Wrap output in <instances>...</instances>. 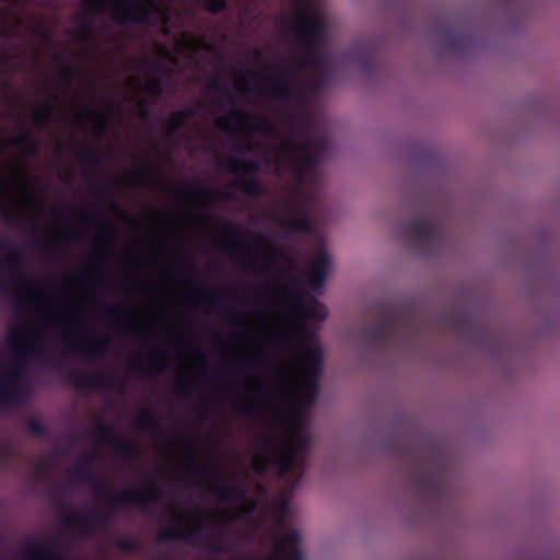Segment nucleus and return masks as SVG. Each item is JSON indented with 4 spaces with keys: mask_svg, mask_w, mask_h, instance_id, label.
<instances>
[{
    "mask_svg": "<svg viewBox=\"0 0 560 560\" xmlns=\"http://www.w3.org/2000/svg\"><path fill=\"white\" fill-rule=\"evenodd\" d=\"M100 269H85L81 276H67L66 285L73 302L62 299L44 285L21 281L16 298L35 315L18 316L8 326V358L0 363V406L14 404L24 388L25 365L46 357L59 341H70L83 331L85 317L80 304L91 305L94 290L102 283Z\"/></svg>",
    "mask_w": 560,
    "mask_h": 560,
    "instance_id": "nucleus-3",
    "label": "nucleus"
},
{
    "mask_svg": "<svg viewBox=\"0 0 560 560\" xmlns=\"http://www.w3.org/2000/svg\"><path fill=\"white\" fill-rule=\"evenodd\" d=\"M338 62L349 65L355 70H365L370 62V54L365 47H352L339 56Z\"/></svg>",
    "mask_w": 560,
    "mask_h": 560,
    "instance_id": "nucleus-13",
    "label": "nucleus"
},
{
    "mask_svg": "<svg viewBox=\"0 0 560 560\" xmlns=\"http://www.w3.org/2000/svg\"><path fill=\"white\" fill-rule=\"evenodd\" d=\"M80 349L92 355H104L112 346L109 337H101L94 339L82 338L79 341Z\"/></svg>",
    "mask_w": 560,
    "mask_h": 560,
    "instance_id": "nucleus-14",
    "label": "nucleus"
},
{
    "mask_svg": "<svg viewBox=\"0 0 560 560\" xmlns=\"http://www.w3.org/2000/svg\"><path fill=\"white\" fill-rule=\"evenodd\" d=\"M133 326H135L136 328H139V327H145L147 325H144V324H142V323H140V322H138L137 319H135V320H133Z\"/></svg>",
    "mask_w": 560,
    "mask_h": 560,
    "instance_id": "nucleus-25",
    "label": "nucleus"
},
{
    "mask_svg": "<svg viewBox=\"0 0 560 560\" xmlns=\"http://www.w3.org/2000/svg\"><path fill=\"white\" fill-rule=\"evenodd\" d=\"M196 124L195 113L184 110L173 114L164 125L165 136L168 141L174 140L178 136V142L190 148L194 145L195 138H203V131L194 127Z\"/></svg>",
    "mask_w": 560,
    "mask_h": 560,
    "instance_id": "nucleus-7",
    "label": "nucleus"
},
{
    "mask_svg": "<svg viewBox=\"0 0 560 560\" xmlns=\"http://www.w3.org/2000/svg\"><path fill=\"white\" fill-rule=\"evenodd\" d=\"M141 361V357L140 355H137L135 359H133V365H138Z\"/></svg>",
    "mask_w": 560,
    "mask_h": 560,
    "instance_id": "nucleus-26",
    "label": "nucleus"
},
{
    "mask_svg": "<svg viewBox=\"0 0 560 560\" xmlns=\"http://www.w3.org/2000/svg\"><path fill=\"white\" fill-rule=\"evenodd\" d=\"M262 343L258 340L254 341V347L252 348H241L237 350L236 358L237 359H248L253 361L254 366L257 365V363L262 358Z\"/></svg>",
    "mask_w": 560,
    "mask_h": 560,
    "instance_id": "nucleus-16",
    "label": "nucleus"
},
{
    "mask_svg": "<svg viewBox=\"0 0 560 560\" xmlns=\"http://www.w3.org/2000/svg\"><path fill=\"white\" fill-rule=\"evenodd\" d=\"M51 465L52 459L50 457L44 458L37 464L36 470L38 474H44Z\"/></svg>",
    "mask_w": 560,
    "mask_h": 560,
    "instance_id": "nucleus-22",
    "label": "nucleus"
},
{
    "mask_svg": "<svg viewBox=\"0 0 560 560\" xmlns=\"http://www.w3.org/2000/svg\"><path fill=\"white\" fill-rule=\"evenodd\" d=\"M285 26L298 45L291 55L267 60L256 50L249 65L232 67L226 82L212 84L211 115L232 141L220 168L235 180L224 189L191 190L187 199L202 217L212 202L236 198L235 190L261 195L262 187L249 177L260 167L289 172L299 183L271 219L288 232L312 233L315 166L328 150L311 130L310 109L331 69L319 49L328 28L325 9L294 8Z\"/></svg>",
    "mask_w": 560,
    "mask_h": 560,
    "instance_id": "nucleus-1",
    "label": "nucleus"
},
{
    "mask_svg": "<svg viewBox=\"0 0 560 560\" xmlns=\"http://www.w3.org/2000/svg\"><path fill=\"white\" fill-rule=\"evenodd\" d=\"M272 305L278 313L266 330L276 350L268 382L247 375L244 392L232 401L240 416L258 420L266 416L285 417L283 435L269 432L260 438L253 468L265 471L271 465L280 476L300 469L310 439L303 428L305 410L317 394L315 375L318 372L320 348L306 338V322H323L326 307L316 299L298 291L294 279L279 282L271 290Z\"/></svg>",
    "mask_w": 560,
    "mask_h": 560,
    "instance_id": "nucleus-2",
    "label": "nucleus"
},
{
    "mask_svg": "<svg viewBox=\"0 0 560 560\" xmlns=\"http://www.w3.org/2000/svg\"><path fill=\"white\" fill-rule=\"evenodd\" d=\"M133 427L154 439L160 438V420L152 409L145 408L141 410L133 420Z\"/></svg>",
    "mask_w": 560,
    "mask_h": 560,
    "instance_id": "nucleus-12",
    "label": "nucleus"
},
{
    "mask_svg": "<svg viewBox=\"0 0 560 560\" xmlns=\"http://www.w3.org/2000/svg\"><path fill=\"white\" fill-rule=\"evenodd\" d=\"M191 361L187 365V372L189 374H194L197 370L203 369L206 370L208 366L207 358L200 351H196L190 353Z\"/></svg>",
    "mask_w": 560,
    "mask_h": 560,
    "instance_id": "nucleus-17",
    "label": "nucleus"
},
{
    "mask_svg": "<svg viewBox=\"0 0 560 560\" xmlns=\"http://www.w3.org/2000/svg\"><path fill=\"white\" fill-rule=\"evenodd\" d=\"M159 58L147 62L141 72L129 75L126 81L127 94L135 100L140 92L158 96L162 91L163 78L174 71H180L186 66H197L199 56L209 45L202 38L195 37L188 32H177L172 35L171 47L159 45Z\"/></svg>",
    "mask_w": 560,
    "mask_h": 560,
    "instance_id": "nucleus-5",
    "label": "nucleus"
},
{
    "mask_svg": "<svg viewBox=\"0 0 560 560\" xmlns=\"http://www.w3.org/2000/svg\"><path fill=\"white\" fill-rule=\"evenodd\" d=\"M164 293H165L166 295H168V294H170V290H168V289H165Z\"/></svg>",
    "mask_w": 560,
    "mask_h": 560,
    "instance_id": "nucleus-30",
    "label": "nucleus"
},
{
    "mask_svg": "<svg viewBox=\"0 0 560 560\" xmlns=\"http://www.w3.org/2000/svg\"><path fill=\"white\" fill-rule=\"evenodd\" d=\"M22 16L20 0H0V35L21 37L31 30ZM38 143L28 132L0 139V212L4 219L28 232H36L45 212V201L32 189L20 155H33Z\"/></svg>",
    "mask_w": 560,
    "mask_h": 560,
    "instance_id": "nucleus-4",
    "label": "nucleus"
},
{
    "mask_svg": "<svg viewBox=\"0 0 560 560\" xmlns=\"http://www.w3.org/2000/svg\"><path fill=\"white\" fill-rule=\"evenodd\" d=\"M12 259V255H10L5 247L4 242L0 238V284H2L5 280L4 269L7 264H9Z\"/></svg>",
    "mask_w": 560,
    "mask_h": 560,
    "instance_id": "nucleus-19",
    "label": "nucleus"
},
{
    "mask_svg": "<svg viewBox=\"0 0 560 560\" xmlns=\"http://www.w3.org/2000/svg\"><path fill=\"white\" fill-rule=\"evenodd\" d=\"M74 238L73 232L67 228H57L51 231L49 236V242L51 243H60V242H70Z\"/></svg>",
    "mask_w": 560,
    "mask_h": 560,
    "instance_id": "nucleus-18",
    "label": "nucleus"
},
{
    "mask_svg": "<svg viewBox=\"0 0 560 560\" xmlns=\"http://www.w3.org/2000/svg\"><path fill=\"white\" fill-rule=\"evenodd\" d=\"M236 323L240 325H244V322L241 318H237Z\"/></svg>",
    "mask_w": 560,
    "mask_h": 560,
    "instance_id": "nucleus-29",
    "label": "nucleus"
},
{
    "mask_svg": "<svg viewBox=\"0 0 560 560\" xmlns=\"http://www.w3.org/2000/svg\"><path fill=\"white\" fill-rule=\"evenodd\" d=\"M55 105L50 101H43L37 107L31 109L32 120L37 126H44L54 113Z\"/></svg>",
    "mask_w": 560,
    "mask_h": 560,
    "instance_id": "nucleus-15",
    "label": "nucleus"
},
{
    "mask_svg": "<svg viewBox=\"0 0 560 560\" xmlns=\"http://www.w3.org/2000/svg\"><path fill=\"white\" fill-rule=\"evenodd\" d=\"M224 249L230 258L246 272L266 277L279 260L285 262L282 271L284 277H291L295 271L294 261L262 233L249 232L246 238H238L229 226L225 231Z\"/></svg>",
    "mask_w": 560,
    "mask_h": 560,
    "instance_id": "nucleus-6",
    "label": "nucleus"
},
{
    "mask_svg": "<svg viewBox=\"0 0 560 560\" xmlns=\"http://www.w3.org/2000/svg\"><path fill=\"white\" fill-rule=\"evenodd\" d=\"M98 436L100 440L106 442L109 446H112L115 453L125 458H133L138 455V446L137 444L127 436H118L115 432L103 424H98Z\"/></svg>",
    "mask_w": 560,
    "mask_h": 560,
    "instance_id": "nucleus-9",
    "label": "nucleus"
},
{
    "mask_svg": "<svg viewBox=\"0 0 560 560\" xmlns=\"http://www.w3.org/2000/svg\"><path fill=\"white\" fill-rule=\"evenodd\" d=\"M438 233L436 225L427 219L417 220L406 225L399 236L413 243H422L431 240Z\"/></svg>",
    "mask_w": 560,
    "mask_h": 560,
    "instance_id": "nucleus-10",
    "label": "nucleus"
},
{
    "mask_svg": "<svg viewBox=\"0 0 560 560\" xmlns=\"http://www.w3.org/2000/svg\"><path fill=\"white\" fill-rule=\"evenodd\" d=\"M330 265V258L322 252L312 260L308 267L307 283L310 287L316 289L323 285L327 277V270Z\"/></svg>",
    "mask_w": 560,
    "mask_h": 560,
    "instance_id": "nucleus-11",
    "label": "nucleus"
},
{
    "mask_svg": "<svg viewBox=\"0 0 560 560\" xmlns=\"http://www.w3.org/2000/svg\"><path fill=\"white\" fill-rule=\"evenodd\" d=\"M142 288L145 293H150L153 290V287L151 284H149L148 282H144Z\"/></svg>",
    "mask_w": 560,
    "mask_h": 560,
    "instance_id": "nucleus-24",
    "label": "nucleus"
},
{
    "mask_svg": "<svg viewBox=\"0 0 560 560\" xmlns=\"http://www.w3.org/2000/svg\"><path fill=\"white\" fill-rule=\"evenodd\" d=\"M110 311H112V313H113V314H117V312H118V310H117V307H116V306L112 307V310H110Z\"/></svg>",
    "mask_w": 560,
    "mask_h": 560,
    "instance_id": "nucleus-28",
    "label": "nucleus"
},
{
    "mask_svg": "<svg viewBox=\"0 0 560 560\" xmlns=\"http://www.w3.org/2000/svg\"><path fill=\"white\" fill-rule=\"evenodd\" d=\"M262 326H264V325H262V317H261V318H260V320H259V323L253 327V328H254V331H255L256 334L260 332V331H261V329H262Z\"/></svg>",
    "mask_w": 560,
    "mask_h": 560,
    "instance_id": "nucleus-23",
    "label": "nucleus"
},
{
    "mask_svg": "<svg viewBox=\"0 0 560 560\" xmlns=\"http://www.w3.org/2000/svg\"><path fill=\"white\" fill-rule=\"evenodd\" d=\"M189 343H190V338L187 336H183V335L177 336L176 338H174L172 340V345L176 349H185L189 346Z\"/></svg>",
    "mask_w": 560,
    "mask_h": 560,
    "instance_id": "nucleus-21",
    "label": "nucleus"
},
{
    "mask_svg": "<svg viewBox=\"0 0 560 560\" xmlns=\"http://www.w3.org/2000/svg\"><path fill=\"white\" fill-rule=\"evenodd\" d=\"M112 115V105H108L104 110H98L92 106H85L81 109L73 108L75 124L97 136H104L107 132Z\"/></svg>",
    "mask_w": 560,
    "mask_h": 560,
    "instance_id": "nucleus-8",
    "label": "nucleus"
},
{
    "mask_svg": "<svg viewBox=\"0 0 560 560\" xmlns=\"http://www.w3.org/2000/svg\"><path fill=\"white\" fill-rule=\"evenodd\" d=\"M5 452H7V451H5V450H3V448H1V450H0V463L3 460V458H2V457L4 456Z\"/></svg>",
    "mask_w": 560,
    "mask_h": 560,
    "instance_id": "nucleus-27",
    "label": "nucleus"
},
{
    "mask_svg": "<svg viewBox=\"0 0 560 560\" xmlns=\"http://www.w3.org/2000/svg\"><path fill=\"white\" fill-rule=\"evenodd\" d=\"M206 7L210 12H219L225 7L224 0H207Z\"/></svg>",
    "mask_w": 560,
    "mask_h": 560,
    "instance_id": "nucleus-20",
    "label": "nucleus"
}]
</instances>
